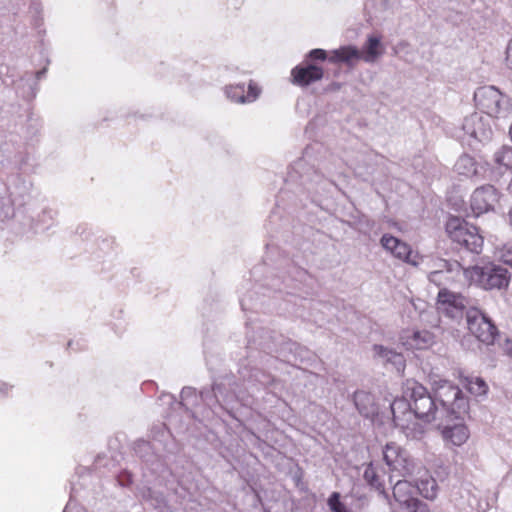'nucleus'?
<instances>
[{
  "label": "nucleus",
  "instance_id": "nucleus-1",
  "mask_svg": "<svg viewBox=\"0 0 512 512\" xmlns=\"http://www.w3.org/2000/svg\"><path fill=\"white\" fill-rule=\"evenodd\" d=\"M320 164L316 167L311 162L310 148L307 147L303 156L290 166L288 172L289 181L299 182L297 189L299 193V202L301 206H305V200H310L312 203L318 201V196L327 191V187L331 182L321 172Z\"/></svg>",
  "mask_w": 512,
  "mask_h": 512
},
{
  "label": "nucleus",
  "instance_id": "nucleus-2",
  "mask_svg": "<svg viewBox=\"0 0 512 512\" xmlns=\"http://www.w3.org/2000/svg\"><path fill=\"white\" fill-rule=\"evenodd\" d=\"M246 390L242 389L234 374H223L214 378L210 387L199 391V400L215 415L224 411L235 418L232 413L235 402L245 401Z\"/></svg>",
  "mask_w": 512,
  "mask_h": 512
},
{
  "label": "nucleus",
  "instance_id": "nucleus-3",
  "mask_svg": "<svg viewBox=\"0 0 512 512\" xmlns=\"http://www.w3.org/2000/svg\"><path fill=\"white\" fill-rule=\"evenodd\" d=\"M431 390L435 393L439 410L443 421L461 420L465 418L470 409L469 398L458 385L446 379L434 380Z\"/></svg>",
  "mask_w": 512,
  "mask_h": 512
},
{
  "label": "nucleus",
  "instance_id": "nucleus-4",
  "mask_svg": "<svg viewBox=\"0 0 512 512\" xmlns=\"http://www.w3.org/2000/svg\"><path fill=\"white\" fill-rule=\"evenodd\" d=\"M405 393L410 397L413 407V416L424 423L433 421H441L440 413L445 409L439 410L435 393L428 390L424 385L417 381H407L405 385Z\"/></svg>",
  "mask_w": 512,
  "mask_h": 512
},
{
  "label": "nucleus",
  "instance_id": "nucleus-5",
  "mask_svg": "<svg viewBox=\"0 0 512 512\" xmlns=\"http://www.w3.org/2000/svg\"><path fill=\"white\" fill-rule=\"evenodd\" d=\"M448 237L461 248L474 254H480L483 248V237L479 228L467 222L463 217L449 215L445 224Z\"/></svg>",
  "mask_w": 512,
  "mask_h": 512
},
{
  "label": "nucleus",
  "instance_id": "nucleus-6",
  "mask_svg": "<svg viewBox=\"0 0 512 512\" xmlns=\"http://www.w3.org/2000/svg\"><path fill=\"white\" fill-rule=\"evenodd\" d=\"M473 99L475 106L488 117H506L512 108V99L495 86L478 87Z\"/></svg>",
  "mask_w": 512,
  "mask_h": 512
},
{
  "label": "nucleus",
  "instance_id": "nucleus-7",
  "mask_svg": "<svg viewBox=\"0 0 512 512\" xmlns=\"http://www.w3.org/2000/svg\"><path fill=\"white\" fill-rule=\"evenodd\" d=\"M465 274L484 290L505 289L511 278L506 267L494 263H487L483 266L476 265L470 270H466Z\"/></svg>",
  "mask_w": 512,
  "mask_h": 512
},
{
  "label": "nucleus",
  "instance_id": "nucleus-8",
  "mask_svg": "<svg viewBox=\"0 0 512 512\" xmlns=\"http://www.w3.org/2000/svg\"><path fill=\"white\" fill-rule=\"evenodd\" d=\"M383 460L391 472H396L404 478H411L424 470L407 450L395 442H389L384 446Z\"/></svg>",
  "mask_w": 512,
  "mask_h": 512
},
{
  "label": "nucleus",
  "instance_id": "nucleus-9",
  "mask_svg": "<svg viewBox=\"0 0 512 512\" xmlns=\"http://www.w3.org/2000/svg\"><path fill=\"white\" fill-rule=\"evenodd\" d=\"M466 323L469 332L488 346L493 345L500 335L491 317L478 307L470 306L466 310Z\"/></svg>",
  "mask_w": 512,
  "mask_h": 512
},
{
  "label": "nucleus",
  "instance_id": "nucleus-10",
  "mask_svg": "<svg viewBox=\"0 0 512 512\" xmlns=\"http://www.w3.org/2000/svg\"><path fill=\"white\" fill-rule=\"evenodd\" d=\"M462 131V142H466L472 149H476L479 143L490 141L493 134L489 119L478 112L464 118Z\"/></svg>",
  "mask_w": 512,
  "mask_h": 512
},
{
  "label": "nucleus",
  "instance_id": "nucleus-11",
  "mask_svg": "<svg viewBox=\"0 0 512 512\" xmlns=\"http://www.w3.org/2000/svg\"><path fill=\"white\" fill-rule=\"evenodd\" d=\"M238 384L242 389L246 390L245 399L252 396L256 391L270 387L275 378L268 372L249 365H243L238 370ZM236 380H238L236 378Z\"/></svg>",
  "mask_w": 512,
  "mask_h": 512
},
{
  "label": "nucleus",
  "instance_id": "nucleus-12",
  "mask_svg": "<svg viewBox=\"0 0 512 512\" xmlns=\"http://www.w3.org/2000/svg\"><path fill=\"white\" fill-rule=\"evenodd\" d=\"M349 496L353 499V508L349 507L338 491H333L326 500L330 512H365L371 503V496L360 488H353Z\"/></svg>",
  "mask_w": 512,
  "mask_h": 512
},
{
  "label": "nucleus",
  "instance_id": "nucleus-13",
  "mask_svg": "<svg viewBox=\"0 0 512 512\" xmlns=\"http://www.w3.org/2000/svg\"><path fill=\"white\" fill-rule=\"evenodd\" d=\"M436 304L439 313L453 320L466 316V310L469 308L463 295L452 292L447 288L439 290Z\"/></svg>",
  "mask_w": 512,
  "mask_h": 512
},
{
  "label": "nucleus",
  "instance_id": "nucleus-14",
  "mask_svg": "<svg viewBox=\"0 0 512 512\" xmlns=\"http://www.w3.org/2000/svg\"><path fill=\"white\" fill-rule=\"evenodd\" d=\"M501 198V192L491 184L477 187L470 197V208L475 217L495 210Z\"/></svg>",
  "mask_w": 512,
  "mask_h": 512
},
{
  "label": "nucleus",
  "instance_id": "nucleus-15",
  "mask_svg": "<svg viewBox=\"0 0 512 512\" xmlns=\"http://www.w3.org/2000/svg\"><path fill=\"white\" fill-rule=\"evenodd\" d=\"M380 245L395 258L413 266L418 265V262L415 260L417 255L413 256L411 246L400 238L385 233L380 239Z\"/></svg>",
  "mask_w": 512,
  "mask_h": 512
},
{
  "label": "nucleus",
  "instance_id": "nucleus-16",
  "mask_svg": "<svg viewBox=\"0 0 512 512\" xmlns=\"http://www.w3.org/2000/svg\"><path fill=\"white\" fill-rule=\"evenodd\" d=\"M283 341V335L270 329L261 328L253 339L248 340V349H259L266 354H276Z\"/></svg>",
  "mask_w": 512,
  "mask_h": 512
},
{
  "label": "nucleus",
  "instance_id": "nucleus-17",
  "mask_svg": "<svg viewBox=\"0 0 512 512\" xmlns=\"http://www.w3.org/2000/svg\"><path fill=\"white\" fill-rule=\"evenodd\" d=\"M295 272L297 278H292L290 275L281 280L279 277L272 279L271 288L278 293L285 294L287 296H291L294 298H299L301 300H305V298L297 293L298 287L302 280L307 275V271L301 268H297L295 266H291V272Z\"/></svg>",
  "mask_w": 512,
  "mask_h": 512
},
{
  "label": "nucleus",
  "instance_id": "nucleus-18",
  "mask_svg": "<svg viewBox=\"0 0 512 512\" xmlns=\"http://www.w3.org/2000/svg\"><path fill=\"white\" fill-rule=\"evenodd\" d=\"M323 68L314 63L303 62L291 71L292 82L301 87H307L323 78Z\"/></svg>",
  "mask_w": 512,
  "mask_h": 512
},
{
  "label": "nucleus",
  "instance_id": "nucleus-19",
  "mask_svg": "<svg viewBox=\"0 0 512 512\" xmlns=\"http://www.w3.org/2000/svg\"><path fill=\"white\" fill-rule=\"evenodd\" d=\"M276 354L287 363H303L311 359L309 349L284 335Z\"/></svg>",
  "mask_w": 512,
  "mask_h": 512
},
{
  "label": "nucleus",
  "instance_id": "nucleus-20",
  "mask_svg": "<svg viewBox=\"0 0 512 512\" xmlns=\"http://www.w3.org/2000/svg\"><path fill=\"white\" fill-rule=\"evenodd\" d=\"M464 420L465 418L439 423V426L442 427V437L447 443H451L454 446H461L467 441L469 438V430Z\"/></svg>",
  "mask_w": 512,
  "mask_h": 512
},
{
  "label": "nucleus",
  "instance_id": "nucleus-21",
  "mask_svg": "<svg viewBox=\"0 0 512 512\" xmlns=\"http://www.w3.org/2000/svg\"><path fill=\"white\" fill-rule=\"evenodd\" d=\"M353 403L361 416L375 420L379 415V406L376 397L371 392L356 390L353 393Z\"/></svg>",
  "mask_w": 512,
  "mask_h": 512
},
{
  "label": "nucleus",
  "instance_id": "nucleus-22",
  "mask_svg": "<svg viewBox=\"0 0 512 512\" xmlns=\"http://www.w3.org/2000/svg\"><path fill=\"white\" fill-rule=\"evenodd\" d=\"M3 84L5 87H13L18 97L24 100H31L36 96V92L33 88L34 81L28 76H21L18 79H14L12 76H6L0 78V85Z\"/></svg>",
  "mask_w": 512,
  "mask_h": 512
},
{
  "label": "nucleus",
  "instance_id": "nucleus-23",
  "mask_svg": "<svg viewBox=\"0 0 512 512\" xmlns=\"http://www.w3.org/2000/svg\"><path fill=\"white\" fill-rule=\"evenodd\" d=\"M374 358L381 361L384 365L391 364L397 372L405 369V358L402 353L382 344L372 346Z\"/></svg>",
  "mask_w": 512,
  "mask_h": 512
},
{
  "label": "nucleus",
  "instance_id": "nucleus-24",
  "mask_svg": "<svg viewBox=\"0 0 512 512\" xmlns=\"http://www.w3.org/2000/svg\"><path fill=\"white\" fill-rule=\"evenodd\" d=\"M361 60V52L355 45H343L330 52L328 61L333 64H344L348 67H354Z\"/></svg>",
  "mask_w": 512,
  "mask_h": 512
},
{
  "label": "nucleus",
  "instance_id": "nucleus-25",
  "mask_svg": "<svg viewBox=\"0 0 512 512\" xmlns=\"http://www.w3.org/2000/svg\"><path fill=\"white\" fill-rule=\"evenodd\" d=\"M384 51L385 48L381 36L370 34L360 50L361 60H364L366 63H374L384 54Z\"/></svg>",
  "mask_w": 512,
  "mask_h": 512
},
{
  "label": "nucleus",
  "instance_id": "nucleus-26",
  "mask_svg": "<svg viewBox=\"0 0 512 512\" xmlns=\"http://www.w3.org/2000/svg\"><path fill=\"white\" fill-rule=\"evenodd\" d=\"M390 410L395 426H399V421L404 420L406 416L413 415L412 401L406 395L405 387L403 388L402 396L396 397L390 404Z\"/></svg>",
  "mask_w": 512,
  "mask_h": 512
},
{
  "label": "nucleus",
  "instance_id": "nucleus-27",
  "mask_svg": "<svg viewBox=\"0 0 512 512\" xmlns=\"http://www.w3.org/2000/svg\"><path fill=\"white\" fill-rule=\"evenodd\" d=\"M425 477H420L415 480V485H412V495L420 494L422 497L433 500L437 496L438 485L436 480L428 475V471L424 470Z\"/></svg>",
  "mask_w": 512,
  "mask_h": 512
},
{
  "label": "nucleus",
  "instance_id": "nucleus-28",
  "mask_svg": "<svg viewBox=\"0 0 512 512\" xmlns=\"http://www.w3.org/2000/svg\"><path fill=\"white\" fill-rule=\"evenodd\" d=\"M363 479L371 489L377 491L380 495H383L385 498H388V494L385 490L384 481L380 478L378 470L374 466L373 462H369L368 464L365 465Z\"/></svg>",
  "mask_w": 512,
  "mask_h": 512
},
{
  "label": "nucleus",
  "instance_id": "nucleus-29",
  "mask_svg": "<svg viewBox=\"0 0 512 512\" xmlns=\"http://www.w3.org/2000/svg\"><path fill=\"white\" fill-rule=\"evenodd\" d=\"M455 169L458 174L466 177H476L479 174L476 160L468 154H463L458 158Z\"/></svg>",
  "mask_w": 512,
  "mask_h": 512
},
{
  "label": "nucleus",
  "instance_id": "nucleus-30",
  "mask_svg": "<svg viewBox=\"0 0 512 512\" xmlns=\"http://www.w3.org/2000/svg\"><path fill=\"white\" fill-rule=\"evenodd\" d=\"M352 227L364 236H369L372 232L378 234L380 230V226L377 225L376 221L366 214L357 216Z\"/></svg>",
  "mask_w": 512,
  "mask_h": 512
},
{
  "label": "nucleus",
  "instance_id": "nucleus-31",
  "mask_svg": "<svg viewBox=\"0 0 512 512\" xmlns=\"http://www.w3.org/2000/svg\"><path fill=\"white\" fill-rule=\"evenodd\" d=\"M466 380L467 389L472 395L476 397H483L487 395L489 387L482 377H467Z\"/></svg>",
  "mask_w": 512,
  "mask_h": 512
},
{
  "label": "nucleus",
  "instance_id": "nucleus-32",
  "mask_svg": "<svg viewBox=\"0 0 512 512\" xmlns=\"http://www.w3.org/2000/svg\"><path fill=\"white\" fill-rule=\"evenodd\" d=\"M148 499L157 512H173L162 492L149 490Z\"/></svg>",
  "mask_w": 512,
  "mask_h": 512
},
{
  "label": "nucleus",
  "instance_id": "nucleus-33",
  "mask_svg": "<svg viewBox=\"0 0 512 512\" xmlns=\"http://www.w3.org/2000/svg\"><path fill=\"white\" fill-rule=\"evenodd\" d=\"M494 162L505 169H512V147L503 145L494 153Z\"/></svg>",
  "mask_w": 512,
  "mask_h": 512
},
{
  "label": "nucleus",
  "instance_id": "nucleus-34",
  "mask_svg": "<svg viewBox=\"0 0 512 512\" xmlns=\"http://www.w3.org/2000/svg\"><path fill=\"white\" fill-rule=\"evenodd\" d=\"M180 397V405L185 407L186 410H189L190 407L196 405L199 401V393H197V390L195 388L190 386L182 388Z\"/></svg>",
  "mask_w": 512,
  "mask_h": 512
},
{
  "label": "nucleus",
  "instance_id": "nucleus-35",
  "mask_svg": "<svg viewBox=\"0 0 512 512\" xmlns=\"http://www.w3.org/2000/svg\"><path fill=\"white\" fill-rule=\"evenodd\" d=\"M133 450L145 462H149L153 458L152 447L148 441L142 439L135 441Z\"/></svg>",
  "mask_w": 512,
  "mask_h": 512
},
{
  "label": "nucleus",
  "instance_id": "nucleus-36",
  "mask_svg": "<svg viewBox=\"0 0 512 512\" xmlns=\"http://www.w3.org/2000/svg\"><path fill=\"white\" fill-rule=\"evenodd\" d=\"M226 95L229 99L237 103H247V96H245V85L236 84L226 87Z\"/></svg>",
  "mask_w": 512,
  "mask_h": 512
},
{
  "label": "nucleus",
  "instance_id": "nucleus-37",
  "mask_svg": "<svg viewBox=\"0 0 512 512\" xmlns=\"http://www.w3.org/2000/svg\"><path fill=\"white\" fill-rule=\"evenodd\" d=\"M417 349H424L432 342V335L428 331H415L412 336Z\"/></svg>",
  "mask_w": 512,
  "mask_h": 512
},
{
  "label": "nucleus",
  "instance_id": "nucleus-38",
  "mask_svg": "<svg viewBox=\"0 0 512 512\" xmlns=\"http://www.w3.org/2000/svg\"><path fill=\"white\" fill-rule=\"evenodd\" d=\"M329 56L326 50L321 48H315L308 52L305 57V62L313 63L315 61H325L328 60Z\"/></svg>",
  "mask_w": 512,
  "mask_h": 512
},
{
  "label": "nucleus",
  "instance_id": "nucleus-39",
  "mask_svg": "<svg viewBox=\"0 0 512 512\" xmlns=\"http://www.w3.org/2000/svg\"><path fill=\"white\" fill-rule=\"evenodd\" d=\"M438 270H441V272L443 270L449 272V273H452V272H459L461 269H462V266L461 264L454 260V261H451V260H446V259H440L438 261Z\"/></svg>",
  "mask_w": 512,
  "mask_h": 512
},
{
  "label": "nucleus",
  "instance_id": "nucleus-40",
  "mask_svg": "<svg viewBox=\"0 0 512 512\" xmlns=\"http://www.w3.org/2000/svg\"><path fill=\"white\" fill-rule=\"evenodd\" d=\"M304 472L301 468H298L294 474L292 475V480L295 484V487L302 493H308L309 487L306 482L303 480Z\"/></svg>",
  "mask_w": 512,
  "mask_h": 512
},
{
  "label": "nucleus",
  "instance_id": "nucleus-41",
  "mask_svg": "<svg viewBox=\"0 0 512 512\" xmlns=\"http://www.w3.org/2000/svg\"><path fill=\"white\" fill-rule=\"evenodd\" d=\"M117 483L121 487H129L133 483V475L130 471L121 470L116 476Z\"/></svg>",
  "mask_w": 512,
  "mask_h": 512
},
{
  "label": "nucleus",
  "instance_id": "nucleus-42",
  "mask_svg": "<svg viewBox=\"0 0 512 512\" xmlns=\"http://www.w3.org/2000/svg\"><path fill=\"white\" fill-rule=\"evenodd\" d=\"M30 12L34 14V23L36 26L40 25L42 21V5L38 0H31L29 6Z\"/></svg>",
  "mask_w": 512,
  "mask_h": 512
},
{
  "label": "nucleus",
  "instance_id": "nucleus-43",
  "mask_svg": "<svg viewBox=\"0 0 512 512\" xmlns=\"http://www.w3.org/2000/svg\"><path fill=\"white\" fill-rule=\"evenodd\" d=\"M260 93V87L254 81L251 80L248 84V91L245 94V96H247V102L255 101L259 97Z\"/></svg>",
  "mask_w": 512,
  "mask_h": 512
},
{
  "label": "nucleus",
  "instance_id": "nucleus-44",
  "mask_svg": "<svg viewBox=\"0 0 512 512\" xmlns=\"http://www.w3.org/2000/svg\"><path fill=\"white\" fill-rule=\"evenodd\" d=\"M251 302H252V295L250 293L248 295H245L244 297L240 298L241 309L243 311L255 309L256 305H254Z\"/></svg>",
  "mask_w": 512,
  "mask_h": 512
},
{
  "label": "nucleus",
  "instance_id": "nucleus-45",
  "mask_svg": "<svg viewBox=\"0 0 512 512\" xmlns=\"http://www.w3.org/2000/svg\"><path fill=\"white\" fill-rule=\"evenodd\" d=\"M399 0H380V7L382 10H395L399 7Z\"/></svg>",
  "mask_w": 512,
  "mask_h": 512
},
{
  "label": "nucleus",
  "instance_id": "nucleus-46",
  "mask_svg": "<svg viewBox=\"0 0 512 512\" xmlns=\"http://www.w3.org/2000/svg\"><path fill=\"white\" fill-rule=\"evenodd\" d=\"M506 64L510 69H512V39L509 41L506 48Z\"/></svg>",
  "mask_w": 512,
  "mask_h": 512
},
{
  "label": "nucleus",
  "instance_id": "nucleus-47",
  "mask_svg": "<svg viewBox=\"0 0 512 512\" xmlns=\"http://www.w3.org/2000/svg\"><path fill=\"white\" fill-rule=\"evenodd\" d=\"M68 346V349H72V350H77V351H80V350H84L86 345L83 343V344H80L79 341H73V340H70L67 344Z\"/></svg>",
  "mask_w": 512,
  "mask_h": 512
},
{
  "label": "nucleus",
  "instance_id": "nucleus-48",
  "mask_svg": "<svg viewBox=\"0 0 512 512\" xmlns=\"http://www.w3.org/2000/svg\"><path fill=\"white\" fill-rule=\"evenodd\" d=\"M504 263L512 267V245L509 247L507 252L503 255Z\"/></svg>",
  "mask_w": 512,
  "mask_h": 512
},
{
  "label": "nucleus",
  "instance_id": "nucleus-49",
  "mask_svg": "<svg viewBox=\"0 0 512 512\" xmlns=\"http://www.w3.org/2000/svg\"><path fill=\"white\" fill-rule=\"evenodd\" d=\"M289 194V191L287 190H284L282 189L279 193V195L277 196V200H276V205L279 207L280 206V202L283 201L285 199V197H287Z\"/></svg>",
  "mask_w": 512,
  "mask_h": 512
},
{
  "label": "nucleus",
  "instance_id": "nucleus-50",
  "mask_svg": "<svg viewBox=\"0 0 512 512\" xmlns=\"http://www.w3.org/2000/svg\"><path fill=\"white\" fill-rule=\"evenodd\" d=\"M441 274V270H436V271H433L429 274V280L431 282H435L436 280H438V276H440Z\"/></svg>",
  "mask_w": 512,
  "mask_h": 512
},
{
  "label": "nucleus",
  "instance_id": "nucleus-51",
  "mask_svg": "<svg viewBox=\"0 0 512 512\" xmlns=\"http://www.w3.org/2000/svg\"><path fill=\"white\" fill-rule=\"evenodd\" d=\"M504 349H505L506 353L510 357H512V341L511 340H509V339L506 340L505 348Z\"/></svg>",
  "mask_w": 512,
  "mask_h": 512
},
{
  "label": "nucleus",
  "instance_id": "nucleus-52",
  "mask_svg": "<svg viewBox=\"0 0 512 512\" xmlns=\"http://www.w3.org/2000/svg\"><path fill=\"white\" fill-rule=\"evenodd\" d=\"M46 72H47V69H46V68H43V69H41V70L37 71V72L35 73V77H36V79H37V80L42 79V78L45 76Z\"/></svg>",
  "mask_w": 512,
  "mask_h": 512
},
{
  "label": "nucleus",
  "instance_id": "nucleus-53",
  "mask_svg": "<svg viewBox=\"0 0 512 512\" xmlns=\"http://www.w3.org/2000/svg\"><path fill=\"white\" fill-rule=\"evenodd\" d=\"M10 386L5 382H0V393H7Z\"/></svg>",
  "mask_w": 512,
  "mask_h": 512
},
{
  "label": "nucleus",
  "instance_id": "nucleus-54",
  "mask_svg": "<svg viewBox=\"0 0 512 512\" xmlns=\"http://www.w3.org/2000/svg\"><path fill=\"white\" fill-rule=\"evenodd\" d=\"M507 218H508V223H509V225L512 228V206L509 208V211H508V214H507Z\"/></svg>",
  "mask_w": 512,
  "mask_h": 512
},
{
  "label": "nucleus",
  "instance_id": "nucleus-55",
  "mask_svg": "<svg viewBox=\"0 0 512 512\" xmlns=\"http://www.w3.org/2000/svg\"><path fill=\"white\" fill-rule=\"evenodd\" d=\"M275 217H276V214L273 212V213L269 216V220H268V222H269V223H272Z\"/></svg>",
  "mask_w": 512,
  "mask_h": 512
},
{
  "label": "nucleus",
  "instance_id": "nucleus-56",
  "mask_svg": "<svg viewBox=\"0 0 512 512\" xmlns=\"http://www.w3.org/2000/svg\"><path fill=\"white\" fill-rule=\"evenodd\" d=\"M509 135H510V139L512 141V123H511L510 129H509Z\"/></svg>",
  "mask_w": 512,
  "mask_h": 512
},
{
  "label": "nucleus",
  "instance_id": "nucleus-57",
  "mask_svg": "<svg viewBox=\"0 0 512 512\" xmlns=\"http://www.w3.org/2000/svg\"><path fill=\"white\" fill-rule=\"evenodd\" d=\"M509 189H510V191L512 192V178H511V181H510V183H509Z\"/></svg>",
  "mask_w": 512,
  "mask_h": 512
}]
</instances>
